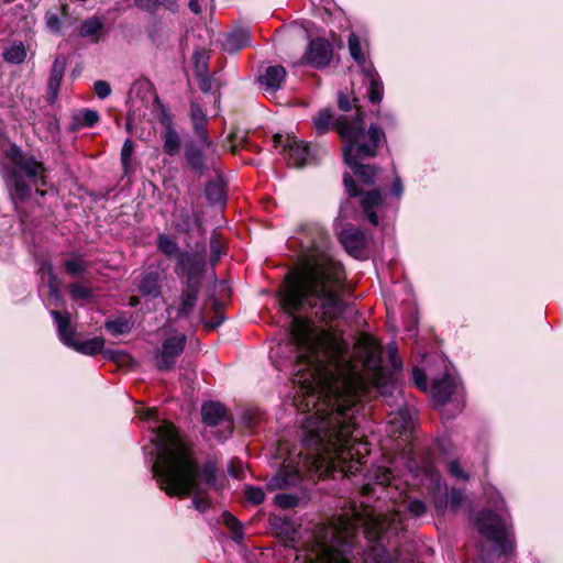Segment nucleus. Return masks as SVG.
I'll use <instances>...</instances> for the list:
<instances>
[{"instance_id":"39448f33","label":"nucleus","mask_w":563,"mask_h":563,"mask_svg":"<svg viewBox=\"0 0 563 563\" xmlns=\"http://www.w3.org/2000/svg\"><path fill=\"white\" fill-rule=\"evenodd\" d=\"M368 547L363 551L371 563H416L398 540L404 530V515L393 511L384 516H367L362 522Z\"/></svg>"},{"instance_id":"72a5a7b5","label":"nucleus","mask_w":563,"mask_h":563,"mask_svg":"<svg viewBox=\"0 0 563 563\" xmlns=\"http://www.w3.org/2000/svg\"><path fill=\"white\" fill-rule=\"evenodd\" d=\"M206 197L212 205H223L225 202L224 186L217 181L209 183L206 187Z\"/></svg>"},{"instance_id":"dca6fc26","label":"nucleus","mask_w":563,"mask_h":563,"mask_svg":"<svg viewBox=\"0 0 563 563\" xmlns=\"http://www.w3.org/2000/svg\"><path fill=\"white\" fill-rule=\"evenodd\" d=\"M339 240L346 252L354 258L366 257V236L354 225L345 227L339 234Z\"/></svg>"},{"instance_id":"c756f323","label":"nucleus","mask_w":563,"mask_h":563,"mask_svg":"<svg viewBox=\"0 0 563 563\" xmlns=\"http://www.w3.org/2000/svg\"><path fill=\"white\" fill-rule=\"evenodd\" d=\"M163 141H164L163 148L167 155L174 156V155L178 154L179 148H180V137H179V134L177 133V131L174 129L170 121H168L167 124L165 125V131L163 133Z\"/></svg>"},{"instance_id":"bb28decb","label":"nucleus","mask_w":563,"mask_h":563,"mask_svg":"<svg viewBox=\"0 0 563 563\" xmlns=\"http://www.w3.org/2000/svg\"><path fill=\"white\" fill-rule=\"evenodd\" d=\"M336 101H338L339 109L343 112H350L353 109H355L354 114L343 113V115H346L349 118V120H353L357 115H362V124H363V128L365 129L364 113H363V111H361V109L356 104V102H357L356 97L351 96L347 91L340 90L338 92ZM340 117H342V114Z\"/></svg>"},{"instance_id":"79ce46f5","label":"nucleus","mask_w":563,"mask_h":563,"mask_svg":"<svg viewBox=\"0 0 563 563\" xmlns=\"http://www.w3.org/2000/svg\"><path fill=\"white\" fill-rule=\"evenodd\" d=\"M134 150V144L131 139H126L121 150V162L125 173L131 168V157Z\"/></svg>"},{"instance_id":"4d7b16f0","label":"nucleus","mask_w":563,"mask_h":563,"mask_svg":"<svg viewBox=\"0 0 563 563\" xmlns=\"http://www.w3.org/2000/svg\"><path fill=\"white\" fill-rule=\"evenodd\" d=\"M402 191H404L402 181H401L399 176H396L394 181H393V185H391V194L396 198L399 199L401 197V195H402Z\"/></svg>"},{"instance_id":"4be33fe9","label":"nucleus","mask_w":563,"mask_h":563,"mask_svg":"<svg viewBox=\"0 0 563 563\" xmlns=\"http://www.w3.org/2000/svg\"><path fill=\"white\" fill-rule=\"evenodd\" d=\"M456 388V379L449 374H445L440 379H435L431 387V394L434 404L437 406L446 405L451 400V397L455 393Z\"/></svg>"},{"instance_id":"20e7f679","label":"nucleus","mask_w":563,"mask_h":563,"mask_svg":"<svg viewBox=\"0 0 563 563\" xmlns=\"http://www.w3.org/2000/svg\"><path fill=\"white\" fill-rule=\"evenodd\" d=\"M338 134L343 142V158L353 175L364 185H373L379 168L376 165L363 164L366 158L375 157L379 146L386 142L384 131L372 123L368 129L362 124V115L349 120L342 115L336 120Z\"/></svg>"},{"instance_id":"6e6552de","label":"nucleus","mask_w":563,"mask_h":563,"mask_svg":"<svg viewBox=\"0 0 563 563\" xmlns=\"http://www.w3.org/2000/svg\"><path fill=\"white\" fill-rule=\"evenodd\" d=\"M355 532V523L340 519L339 525L331 529V541L317 543L314 563H353L355 554H360L354 542Z\"/></svg>"},{"instance_id":"9b49d317","label":"nucleus","mask_w":563,"mask_h":563,"mask_svg":"<svg viewBox=\"0 0 563 563\" xmlns=\"http://www.w3.org/2000/svg\"><path fill=\"white\" fill-rule=\"evenodd\" d=\"M51 314L57 324L58 334L64 344L86 355H95L102 351L106 343L102 336L77 341L75 332L70 328L69 314H62L56 310H52Z\"/></svg>"},{"instance_id":"f8f14e48","label":"nucleus","mask_w":563,"mask_h":563,"mask_svg":"<svg viewBox=\"0 0 563 563\" xmlns=\"http://www.w3.org/2000/svg\"><path fill=\"white\" fill-rule=\"evenodd\" d=\"M187 338L176 331L165 336L162 346L154 354L155 366L161 371H169L175 366L179 355L184 352Z\"/></svg>"},{"instance_id":"7ed1b4c3","label":"nucleus","mask_w":563,"mask_h":563,"mask_svg":"<svg viewBox=\"0 0 563 563\" xmlns=\"http://www.w3.org/2000/svg\"><path fill=\"white\" fill-rule=\"evenodd\" d=\"M152 432L157 455L152 471L161 489L168 496L178 497L194 493V508L200 512L206 511L210 503L201 495L216 482L214 466L208 463L199 467L173 423L164 421L153 428Z\"/></svg>"},{"instance_id":"f03ea898","label":"nucleus","mask_w":563,"mask_h":563,"mask_svg":"<svg viewBox=\"0 0 563 563\" xmlns=\"http://www.w3.org/2000/svg\"><path fill=\"white\" fill-rule=\"evenodd\" d=\"M344 268L338 263L322 265L307 261L295 274H284V320L290 325L295 344L308 356L336 360L345 346L336 335L314 325L341 318L346 305L339 297L343 288Z\"/></svg>"},{"instance_id":"ea45409f","label":"nucleus","mask_w":563,"mask_h":563,"mask_svg":"<svg viewBox=\"0 0 563 563\" xmlns=\"http://www.w3.org/2000/svg\"><path fill=\"white\" fill-rule=\"evenodd\" d=\"M406 510L413 518H420L427 512V505L423 500L413 498L408 500Z\"/></svg>"},{"instance_id":"f257e3e1","label":"nucleus","mask_w":563,"mask_h":563,"mask_svg":"<svg viewBox=\"0 0 563 563\" xmlns=\"http://www.w3.org/2000/svg\"><path fill=\"white\" fill-rule=\"evenodd\" d=\"M340 377L330 374L324 388L332 400L334 417L308 416L302 421V445L298 462L284 457V509L294 508L308 498L305 481L342 475H355L368 455V443L358 439L356 432L358 405L364 389L362 376L350 363Z\"/></svg>"},{"instance_id":"6ab92c4d","label":"nucleus","mask_w":563,"mask_h":563,"mask_svg":"<svg viewBox=\"0 0 563 563\" xmlns=\"http://www.w3.org/2000/svg\"><path fill=\"white\" fill-rule=\"evenodd\" d=\"M309 158V147L295 136L287 135L284 140V159H287V165L301 168Z\"/></svg>"},{"instance_id":"f704fd0d","label":"nucleus","mask_w":563,"mask_h":563,"mask_svg":"<svg viewBox=\"0 0 563 563\" xmlns=\"http://www.w3.org/2000/svg\"><path fill=\"white\" fill-rule=\"evenodd\" d=\"M158 250L168 257L176 256L178 260L179 246L166 234H159L157 239Z\"/></svg>"},{"instance_id":"13d9d810","label":"nucleus","mask_w":563,"mask_h":563,"mask_svg":"<svg viewBox=\"0 0 563 563\" xmlns=\"http://www.w3.org/2000/svg\"><path fill=\"white\" fill-rule=\"evenodd\" d=\"M140 417L141 419H144V420H156L157 418V415H156V410L155 409H146L142 412H140Z\"/></svg>"},{"instance_id":"09e8293b","label":"nucleus","mask_w":563,"mask_h":563,"mask_svg":"<svg viewBox=\"0 0 563 563\" xmlns=\"http://www.w3.org/2000/svg\"><path fill=\"white\" fill-rule=\"evenodd\" d=\"M93 90L100 99H106L111 95L110 84L106 80H97L93 84Z\"/></svg>"},{"instance_id":"69168bd1","label":"nucleus","mask_w":563,"mask_h":563,"mask_svg":"<svg viewBox=\"0 0 563 563\" xmlns=\"http://www.w3.org/2000/svg\"><path fill=\"white\" fill-rule=\"evenodd\" d=\"M387 389H390V393H389L390 396H393L394 391H397V387L394 384H391L389 386H382L380 387V394L382 395H386Z\"/></svg>"},{"instance_id":"de8ad7c7","label":"nucleus","mask_w":563,"mask_h":563,"mask_svg":"<svg viewBox=\"0 0 563 563\" xmlns=\"http://www.w3.org/2000/svg\"><path fill=\"white\" fill-rule=\"evenodd\" d=\"M388 357L394 371L400 372L402 369V361L398 357V349L396 343H391L388 345Z\"/></svg>"},{"instance_id":"4468645a","label":"nucleus","mask_w":563,"mask_h":563,"mask_svg":"<svg viewBox=\"0 0 563 563\" xmlns=\"http://www.w3.org/2000/svg\"><path fill=\"white\" fill-rule=\"evenodd\" d=\"M333 45L324 37H316L309 41L303 54V62L316 68H327L333 59Z\"/></svg>"},{"instance_id":"6e6d98bb","label":"nucleus","mask_w":563,"mask_h":563,"mask_svg":"<svg viewBox=\"0 0 563 563\" xmlns=\"http://www.w3.org/2000/svg\"><path fill=\"white\" fill-rule=\"evenodd\" d=\"M282 487V470H278L274 477L267 483L269 490H276Z\"/></svg>"},{"instance_id":"a18cd8bd","label":"nucleus","mask_w":563,"mask_h":563,"mask_svg":"<svg viewBox=\"0 0 563 563\" xmlns=\"http://www.w3.org/2000/svg\"><path fill=\"white\" fill-rule=\"evenodd\" d=\"M69 292L74 299H89L91 291L88 287L79 283H74L69 286Z\"/></svg>"},{"instance_id":"49530a36","label":"nucleus","mask_w":563,"mask_h":563,"mask_svg":"<svg viewBox=\"0 0 563 563\" xmlns=\"http://www.w3.org/2000/svg\"><path fill=\"white\" fill-rule=\"evenodd\" d=\"M264 497L265 494L260 487L247 486L245 488V498L254 505L261 504L264 500Z\"/></svg>"},{"instance_id":"ddd939ff","label":"nucleus","mask_w":563,"mask_h":563,"mask_svg":"<svg viewBox=\"0 0 563 563\" xmlns=\"http://www.w3.org/2000/svg\"><path fill=\"white\" fill-rule=\"evenodd\" d=\"M343 184L349 197H361V207L368 222L373 225H378L379 219L375 210L383 205L380 190L373 189L366 192H361L356 187L353 176L350 174H344Z\"/></svg>"},{"instance_id":"473e14b6","label":"nucleus","mask_w":563,"mask_h":563,"mask_svg":"<svg viewBox=\"0 0 563 563\" xmlns=\"http://www.w3.org/2000/svg\"><path fill=\"white\" fill-rule=\"evenodd\" d=\"M88 266V262L85 261L84 257L78 254H74L70 258L65 261L64 264L66 273L74 277L84 274L87 271Z\"/></svg>"},{"instance_id":"a878e982","label":"nucleus","mask_w":563,"mask_h":563,"mask_svg":"<svg viewBox=\"0 0 563 563\" xmlns=\"http://www.w3.org/2000/svg\"><path fill=\"white\" fill-rule=\"evenodd\" d=\"M185 156L190 169L199 176H202L208 169L207 159L200 148L194 143H188L185 146Z\"/></svg>"},{"instance_id":"864d4df0","label":"nucleus","mask_w":563,"mask_h":563,"mask_svg":"<svg viewBox=\"0 0 563 563\" xmlns=\"http://www.w3.org/2000/svg\"><path fill=\"white\" fill-rule=\"evenodd\" d=\"M280 358H282L280 343L277 342L276 345L271 347V352H269V360H271L272 364L275 366V368H277V369L279 368V365H280Z\"/></svg>"},{"instance_id":"a211bd4d","label":"nucleus","mask_w":563,"mask_h":563,"mask_svg":"<svg viewBox=\"0 0 563 563\" xmlns=\"http://www.w3.org/2000/svg\"><path fill=\"white\" fill-rule=\"evenodd\" d=\"M367 482L362 486L363 495H373L375 493V485L380 486H395L398 488L397 475L390 467L376 465L368 470L366 475Z\"/></svg>"},{"instance_id":"774afa93","label":"nucleus","mask_w":563,"mask_h":563,"mask_svg":"<svg viewBox=\"0 0 563 563\" xmlns=\"http://www.w3.org/2000/svg\"><path fill=\"white\" fill-rule=\"evenodd\" d=\"M274 503L278 506L282 505V493H277L274 497Z\"/></svg>"},{"instance_id":"2eb2a0df","label":"nucleus","mask_w":563,"mask_h":563,"mask_svg":"<svg viewBox=\"0 0 563 563\" xmlns=\"http://www.w3.org/2000/svg\"><path fill=\"white\" fill-rule=\"evenodd\" d=\"M206 262L202 255L197 253L183 252L178 254L175 272L178 276L187 278L186 285L201 284V277L205 273Z\"/></svg>"},{"instance_id":"c9c22d12","label":"nucleus","mask_w":563,"mask_h":563,"mask_svg":"<svg viewBox=\"0 0 563 563\" xmlns=\"http://www.w3.org/2000/svg\"><path fill=\"white\" fill-rule=\"evenodd\" d=\"M223 519H224L225 526L231 531L232 539L236 543H242V541L244 539V532H243V527H242L241 522L231 514H224Z\"/></svg>"},{"instance_id":"2f4dec72","label":"nucleus","mask_w":563,"mask_h":563,"mask_svg":"<svg viewBox=\"0 0 563 563\" xmlns=\"http://www.w3.org/2000/svg\"><path fill=\"white\" fill-rule=\"evenodd\" d=\"M2 57L10 64H22L26 58V49L22 42H14L3 51Z\"/></svg>"},{"instance_id":"cd10ccee","label":"nucleus","mask_w":563,"mask_h":563,"mask_svg":"<svg viewBox=\"0 0 563 563\" xmlns=\"http://www.w3.org/2000/svg\"><path fill=\"white\" fill-rule=\"evenodd\" d=\"M339 118L340 117L334 118L331 109L324 108L313 117V126L318 134L327 133L331 126H333V129L338 132L336 120Z\"/></svg>"},{"instance_id":"b1692460","label":"nucleus","mask_w":563,"mask_h":563,"mask_svg":"<svg viewBox=\"0 0 563 563\" xmlns=\"http://www.w3.org/2000/svg\"><path fill=\"white\" fill-rule=\"evenodd\" d=\"M368 80L367 96L372 103H379L384 97V85L374 65L366 66L362 71Z\"/></svg>"},{"instance_id":"393cba45","label":"nucleus","mask_w":563,"mask_h":563,"mask_svg":"<svg viewBox=\"0 0 563 563\" xmlns=\"http://www.w3.org/2000/svg\"><path fill=\"white\" fill-rule=\"evenodd\" d=\"M65 68H66L65 56L57 55L55 57V60H54L52 69H51V75L48 78V86H47L49 98L52 101H54L57 98L60 82L64 77Z\"/></svg>"},{"instance_id":"8fccbe9b","label":"nucleus","mask_w":563,"mask_h":563,"mask_svg":"<svg viewBox=\"0 0 563 563\" xmlns=\"http://www.w3.org/2000/svg\"><path fill=\"white\" fill-rule=\"evenodd\" d=\"M412 378H413L415 385L419 389H421V390L427 389V377H426V373L423 369H421L419 367H415L412 371Z\"/></svg>"},{"instance_id":"f3484780","label":"nucleus","mask_w":563,"mask_h":563,"mask_svg":"<svg viewBox=\"0 0 563 563\" xmlns=\"http://www.w3.org/2000/svg\"><path fill=\"white\" fill-rule=\"evenodd\" d=\"M413 421L411 412L401 399V401L398 402V409L388 415L387 432L391 437H401L411 433Z\"/></svg>"},{"instance_id":"3c124183","label":"nucleus","mask_w":563,"mask_h":563,"mask_svg":"<svg viewBox=\"0 0 563 563\" xmlns=\"http://www.w3.org/2000/svg\"><path fill=\"white\" fill-rule=\"evenodd\" d=\"M45 22L47 27L52 32H58L62 25L60 19L56 13L47 12L45 15Z\"/></svg>"},{"instance_id":"0eeeda50","label":"nucleus","mask_w":563,"mask_h":563,"mask_svg":"<svg viewBox=\"0 0 563 563\" xmlns=\"http://www.w3.org/2000/svg\"><path fill=\"white\" fill-rule=\"evenodd\" d=\"M407 477L412 479V485L421 484L427 487L433 498V504L438 512H443L446 508L456 511L464 503L465 495L462 489L453 488L449 492L441 474L434 467L433 462L426 457L418 461L413 455L407 459ZM406 478V483H408Z\"/></svg>"},{"instance_id":"5701e85b","label":"nucleus","mask_w":563,"mask_h":563,"mask_svg":"<svg viewBox=\"0 0 563 563\" xmlns=\"http://www.w3.org/2000/svg\"><path fill=\"white\" fill-rule=\"evenodd\" d=\"M200 287L199 285H185L177 302V317L178 318H188L194 311L196 303L198 301Z\"/></svg>"},{"instance_id":"5fc2aeb1","label":"nucleus","mask_w":563,"mask_h":563,"mask_svg":"<svg viewBox=\"0 0 563 563\" xmlns=\"http://www.w3.org/2000/svg\"><path fill=\"white\" fill-rule=\"evenodd\" d=\"M99 121V114L97 111H93V110H86L84 113H82V122L87 125V126H92L95 125L97 122Z\"/></svg>"},{"instance_id":"c85d7f7f","label":"nucleus","mask_w":563,"mask_h":563,"mask_svg":"<svg viewBox=\"0 0 563 563\" xmlns=\"http://www.w3.org/2000/svg\"><path fill=\"white\" fill-rule=\"evenodd\" d=\"M139 290L144 296L158 297L161 295L158 274L156 272L145 273L139 284Z\"/></svg>"},{"instance_id":"37998d69","label":"nucleus","mask_w":563,"mask_h":563,"mask_svg":"<svg viewBox=\"0 0 563 563\" xmlns=\"http://www.w3.org/2000/svg\"><path fill=\"white\" fill-rule=\"evenodd\" d=\"M106 329L110 333H112L114 335H119V334L128 333L130 331V324L124 319H118V320L107 321Z\"/></svg>"},{"instance_id":"a19ab883","label":"nucleus","mask_w":563,"mask_h":563,"mask_svg":"<svg viewBox=\"0 0 563 563\" xmlns=\"http://www.w3.org/2000/svg\"><path fill=\"white\" fill-rule=\"evenodd\" d=\"M446 470L449 474L455 479L465 482L470 478L468 473L463 470L457 460L449 461L446 464Z\"/></svg>"},{"instance_id":"338daca9","label":"nucleus","mask_w":563,"mask_h":563,"mask_svg":"<svg viewBox=\"0 0 563 563\" xmlns=\"http://www.w3.org/2000/svg\"><path fill=\"white\" fill-rule=\"evenodd\" d=\"M283 525H284V538L287 537L289 530H290V527H289V523H288V520L284 517V521H283ZM291 530L294 531V529L291 528Z\"/></svg>"},{"instance_id":"c03bdc74","label":"nucleus","mask_w":563,"mask_h":563,"mask_svg":"<svg viewBox=\"0 0 563 563\" xmlns=\"http://www.w3.org/2000/svg\"><path fill=\"white\" fill-rule=\"evenodd\" d=\"M139 8L147 11L155 10L159 5H166L172 8L174 5L173 0H135Z\"/></svg>"},{"instance_id":"423d86ee","label":"nucleus","mask_w":563,"mask_h":563,"mask_svg":"<svg viewBox=\"0 0 563 563\" xmlns=\"http://www.w3.org/2000/svg\"><path fill=\"white\" fill-rule=\"evenodd\" d=\"M490 508L481 510L475 517L478 532L494 543L496 556L508 561L515 551L512 526L508 521L505 500L499 492L489 489L486 493Z\"/></svg>"},{"instance_id":"680f3d73","label":"nucleus","mask_w":563,"mask_h":563,"mask_svg":"<svg viewBox=\"0 0 563 563\" xmlns=\"http://www.w3.org/2000/svg\"><path fill=\"white\" fill-rule=\"evenodd\" d=\"M221 252L218 246L212 245L211 263L214 265L220 258Z\"/></svg>"},{"instance_id":"052dcab7","label":"nucleus","mask_w":563,"mask_h":563,"mask_svg":"<svg viewBox=\"0 0 563 563\" xmlns=\"http://www.w3.org/2000/svg\"><path fill=\"white\" fill-rule=\"evenodd\" d=\"M380 121L386 124L387 126L394 125L395 123V117L391 113H384L382 117H379Z\"/></svg>"},{"instance_id":"9d476101","label":"nucleus","mask_w":563,"mask_h":563,"mask_svg":"<svg viewBox=\"0 0 563 563\" xmlns=\"http://www.w3.org/2000/svg\"><path fill=\"white\" fill-rule=\"evenodd\" d=\"M201 415L207 429L206 432L218 441H224L233 433V418L221 402L209 401L203 404Z\"/></svg>"},{"instance_id":"e2e57ef3","label":"nucleus","mask_w":563,"mask_h":563,"mask_svg":"<svg viewBox=\"0 0 563 563\" xmlns=\"http://www.w3.org/2000/svg\"><path fill=\"white\" fill-rule=\"evenodd\" d=\"M7 143L5 132H4V123L0 120V147H2Z\"/></svg>"},{"instance_id":"1a4fd4ad","label":"nucleus","mask_w":563,"mask_h":563,"mask_svg":"<svg viewBox=\"0 0 563 563\" xmlns=\"http://www.w3.org/2000/svg\"><path fill=\"white\" fill-rule=\"evenodd\" d=\"M7 155L14 165L9 178V186H13L14 195L18 198L24 199L30 192V186L24 181V177L29 183L36 184L43 177L44 167L42 163L24 156L14 145L10 146Z\"/></svg>"},{"instance_id":"aec40b11","label":"nucleus","mask_w":563,"mask_h":563,"mask_svg":"<svg viewBox=\"0 0 563 563\" xmlns=\"http://www.w3.org/2000/svg\"><path fill=\"white\" fill-rule=\"evenodd\" d=\"M189 118L192 125V130L195 135L198 137L199 142L203 147H212L213 144L209 137L207 124H208V118L205 113L201 106L196 102H190V110H189Z\"/></svg>"},{"instance_id":"e433bc0d","label":"nucleus","mask_w":563,"mask_h":563,"mask_svg":"<svg viewBox=\"0 0 563 563\" xmlns=\"http://www.w3.org/2000/svg\"><path fill=\"white\" fill-rule=\"evenodd\" d=\"M229 45L234 49H241L251 43V34L249 30H238L232 32L228 37Z\"/></svg>"},{"instance_id":"0e129e2a","label":"nucleus","mask_w":563,"mask_h":563,"mask_svg":"<svg viewBox=\"0 0 563 563\" xmlns=\"http://www.w3.org/2000/svg\"><path fill=\"white\" fill-rule=\"evenodd\" d=\"M189 9L194 13H196V14L200 13V7H199V3H198V0H190L189 1Z\"/></svg>"},{"instance_id":"412c9836","label":"nucleus","mask_w":563,"mask_h":563,"mask_svg":"<svg viewBox=\"0 0 563 563\" xmlns=\"http://www.w3.org/2000/svg\"><path fill=\"white\" fill-rule=\"evenodd\" d=\"M261 85L266 98L279 104V88L282 85V68L279 66L267 67L264 75L260 77Z\"/></svg>"},{"instance_id":"603ef678","label":"nucleus","mask_w":563,"mask_h":563,"mask_svg":"<svg viewBox=\"0 0 563 563\" xmlns=\"http://www.w3.org/2000/svg\"><path fill=\"white\" fill-rule=\"evenodd\" d=\"M194 59L198 75L202 76V74L207 70L205 52H196L194 55Z\"/></svg>"},{"instance_id":"bf43d9fd","label":"nucleus","mask_w":563,"mask_h":563,"mask_svg":"<svg viewBox=\"0 0 563 563\" xmlns=\"http://www.w3.org/2000/svg\"><path fill=\"white\" fill-rule=\"evenodd\" d=\"M494 553L482 551L479 555L481 563H494Z\"/></svg>"},{"instance_id":"7c9ffc66","label":"nucleus","mask_w":563,"mask_h":563,"mask_svg":"<svg viewBox=\"0 0 563 563\" xmlns=\"http://www.w3.org/2000/svg\"><path fill=\"white\" fill-rule=\"evenodd\" d=\"M347 45L351 57L361 67L362 71L366 66L373 65L371 62H366L365 55L362 53L360 37L355 33L350 34Z\"/></svg>"},{"instance_id":"4c0bfd02","label":"nucleus","mask_w":563,"mask_h":563,"mask_svg":"<svg viewBox=\"0 0 563 563\" xmlns=\"http://www.w3.org/2000/svg\"><path fill=\"white\" fill-rule=\"evenodd\" d=\"M103 24L98 18H90L82 22L80 26V35L82 37H88L102 29Z\"/></svg>"},{"instance_id":"58836bf2","label":"nucleus","mask_w":563,"mask_h":563,"mask_svg":"<svg viewBox=\"0 0 563 563\" xmlns=\"http://www.w3.org/2000/svg\"><path fill=\"white\" fill-rule=\"evenodd\" d=\"M41 273L43 275H47L48 277V287L51 289V292L54 295V296H57L58 295V278L57 276L54 274V269H53V265L51 263H43L41 268H40Z\"/></svg>"}]
</instances>
